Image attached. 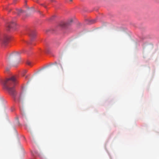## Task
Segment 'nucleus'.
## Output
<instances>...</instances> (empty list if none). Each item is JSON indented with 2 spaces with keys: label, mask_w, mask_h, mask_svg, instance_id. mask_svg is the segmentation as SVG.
Wrapping results in <instances>:
<instances>
[{
  "label": "nucleus",
  "mask_w": 159,
  "mask_h": 159,
  "mask_svg": "<svg viewBox=\"0 0 159 159\" xmlns=\"http://www.w3.org/2000/svg\"><path fill=\"white\" fill-rule=\"evenodd\" d=\"M28 34L32 38H34L36 35L35 31L34 30H29L28 32Z\"/></svg>",
  "instance_id": "5"
},
{
  "label": "nucleus",
  "mask_w": 159,
  "mask_h": 159,
  "mask_svg": "<svg viewBox=\"0 0 159 159\" xmlns=\"http://www.w3.org/2000/svg\"><path fill=\"white\" fill-rule=\"evenodd\" d=\"M70 2H71V1H72V0H70Z\"/></svg>",
  "instance_id": "15"
},
{
  "label": "nucleus",
  "mask_w": 159,
  "mask_h": 159,
  "mask_svg": "<svg viewBox=\"0 0 159 159\" xmlns=\"http://www.w3.org/2000/svg\"><path fill=\"white\" fill-rule=\"evenodd\" d=\"M51 2H53L54 1V0H51Z\"/></svg>",
  "instance_id": "13"
},
{
  "label": "nucleus",
  "mask_w": 159,
  "mask_h": 159,
  "mask_svg": "<svg viewBox=\"0 0 159 159\" xmlns=\"http://www.w3.org/2000/svg\"><path fill=\"white\" fill-rule=\"evenodd\" d=\"M16 25L15 22H12L11 23H8L7 25V30H9L10 29L13 28Z\"/></svg>",
  "instance_id": "6"
},
{
  "label": "nucleus",
  "mask_w": 159,
  "mask_h": 159,
  "mask_svg": "<svg viewBox=\"0 0 159 159\" xmlns=\"http://www.w3.org/2000/svg\"><path fill=\"white\" fill-rule=\"evenodd\" d=\"M10 39V38L9 36H5L1 41L2 45L3 46H6L8 44Z\"/></svg>",
  "instance_id": "4"
},
{
  "label": "nucleus",
  "mask_w": 159,
  "mask_h": 159,
  "mask_svg": "<svg viewBox=\"0 0 159 159\" xmlns=\"http://www.w3.org/2000/svg\"><path fill=\"white\" fill-rule=\"evenodd\" d=\"M27 64H28V65H30V62H28L27 63Z\"/></svg>",
  "instance_id": "11"
},
{
  "label": "nucleus",
  "mask_w": 159,
  "mask_h": 159,
  "mask_svg": "<svg viewBox=\"0 0 159 159\" xmlns=\"http://www.w3.org/2000/svg\"><path fill=\"white\" fill-rule=\"evenodd\" d=\"M72 20H70V22H72Z\"/></svg>",
  "instance_id": "12"
},
{
  "label": "nucleus",
  "mask_w": 159,
  "mask_h": 159,
  "mask_svg": "<svg viewBox=\"0 0 159 159\" xmlns=\"http://www.w3.org/2000/svg\"><path fill=\"white\" fill-rule=\"evenodd\" d=\"M55 70L57 73H63V67L61 64L59 65H56L54 67Z\"/></svg>",
  "instance_id": "3"
},
{
  "label": "nucleus",
  "mask_w": 159,
  "mask_h": 159,
  "mask_svg": "<svg viewBox=\"0 0 159 159\" xmlns=\"http://www.w3.org/2000/svg\"><path fill=\"white\" fill-rule=\"evenodd\" d=\"M35 2H36L37 0H33Z\"/></svg>",
  "instance_id": "14"
},
{
  "label": "nucleus",
  "mask_w": 159,
  "mask_h": 159,
  "mask_svg": "<svg viewBox=\"0 0 159 159\" xmlns=\"http://www.w3.org/2000/svg\"><path fill=\"white\" fill-rule=\"evenodd\" d=\"M60 25L62 27H65L66 26V24L64 23H63L60 24Z\"/></svg>",
  "instance_id": "8"
},
{
  "label": "nucleus",
  "mask_w": 159,
  "mask_h": 159,
  "mask_svg": "<svg viewBox=\"0 0 159 159\" xmlns=\"http://www.w3.org/2000/svg\"><path fill=\"white\" fill-rule=\"evenodd\" d=\"M19 55L20 53L18 52L13 53L10 55L9 59L10 60H16L19 58Z\"/></svg>",
  "instance_id": "2"
},
{
  "label": "nucleus",
  "mask_w": 159,
  "mask_h": 159,
  "mask_svg": "<svg viewBox=\"0 0 159 159\" xmlns=\"http://www.w3.org/2000/svg\"><path fill=\"white\" fill-rule=\"evenodd\" d=\"M3 85V88L8 91L9 93L11 95H14L15 91L14 86L17 83L16 79L14 76L7 79L6 80H2Z\"/></svg>",
  "instance_id": "1"
},
{
  "label": "nucleus",
  "mask_w": 159,
  "mask_h": 159,
  "mask_svg": "<svg viewBox=\"0 0 159 159\" xmlns=\"http://www.w3.org/2000/svg\"><path fill=\"white\" fill-rule=\"evenodd\" d=\"M23 11L22 10H17V14L19 15L20 13H23Z\"/></svg>",
  "instance_id": "7"
},
{
  "label": "nucleus",
  "mask_w": 159,
  "mask_h": 159,
  "mask_svg": "<svg viewBox=\"0 0 159 159\" xmlns=\"http://www.w3.org/2000/svg\"><path fill=\"white\" fill-rule=\"evenodd\" d=\"M41 5L43 6L45 8H46V6H45L43 4H41Z\"/></svg>",
  "instance_id": "10"
},
{
  "label": "nucleus",
  "mask_w": 159,
  "mask_h": 159,
  "mask_svg": "<svg viewBox=\"0 0 159 159\" xmlns=\"http://www.w3.org/2000/svg\"><path fill=\"white\" fill-rule=\"evenodd\" d=\"M6 70V71H8L9 70V69L8 68H7Z\"/></svg>",
  "instance_id": "9"
}]
</instances>
